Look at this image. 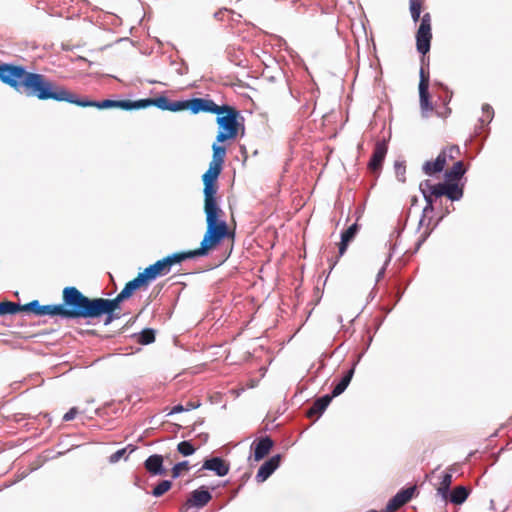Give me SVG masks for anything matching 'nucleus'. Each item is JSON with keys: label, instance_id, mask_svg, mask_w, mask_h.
I'll return each mask as SVG.
<instances>
[{"label": "nucleus", "instance_id": "nucleus-1", "mask_svg": "<svg viewBox=\"0 0 512 512\" xmlns=\"http://www.w3.org/2000/svg\"><path fill=\"white\" fill-rule=\"evenodd\" d=\"M39 100H55L65 101L75 104L80 107H94L97 109L120 108L123 110L135 109V101L131 100H110L105 99L102 101H93L86 98H78V96L66 88L55 84L49 80L45 75L42 80L41 87L37 94Z\"/></svg>", "mask_w": 512, "mask_h": 512}, {"label": "nucleus", "instance_id": "nucleus-2", "mask_svg": "<svg viewBox=\"0 0 512 512\" xmlns=\"http://www.w3.org/2000/svg\"><path fill=\"white\" fill-rule=\"evenodd\" d=\"M62 300V304H56L58 316L66 319L96 318V298L85 296L76 287H65Z\"/></svg>", "mask_w": 512, "mask_h": 512}, {"label": "nucleus", "instance_id": "nucleus-3", "mask_svg": "<svg viewBox=\"0 0 512 512\" xmlns=\"http://www.w3.org/2000/svg\"><path fill=\"white\" fill-rule=\"evenodd\" d=\"M43 77V74L28 72L20 65L0 64V80L28 97H37Z\"/></svg>", "mask_w": 512, "mask_h": 512}, {"label": "nucleus", "instance_id": "nucleus-4", "mask_svg": "<svg viewBox=\"0 0 512 512\" xmlns=\"http://www.w3.org/2000/svg\"><path fill=\"white\" fill-rule=\"evenodd\" d=\"M223 218H215L212 224L206 222L207 228L200 247L192 250L197 257L207 255L211 249L215 248L225 238H230L234 241V232L229 230L228 224Z\"/></svg>", "mask_w": 512, "mask_h": 512}, {"label": "nucleus", "instance_id": "nucleus-5", "mask_svg": "<svg viewBox=\"0 0 512 512\" xmlns=\"http://www.w3.org/2000/svg\"><path fill=\"white\" fill-rule=\"evenodd\" d=\"M195 257L197 256L192 250L176 252L156 261L154 264L149 265L142 273L150 284L158 277L169 274L174 265Z\"/></svg>", "mask_w": 512, "mask_h": 512}, {"label": "nucleus", "instance_id": "nucleus-6", "mask_svg": "<svg viewBox=\"0 0 512 512\" xmlns=\"http://www.w3.org/2000/svg\"><path fill=\"white\" fill-rule=\"evenodd\" d=\"M216 114L218 115L216 119L217 124L222 130L216 136L217 142L234 139L238 134L237 118L239 116V112L232 106L222 105L219 107Z\"/></svg>", "mask_w": 512, "mask_h": 512}, {"label": "nucleus", "instance_id": "nucleus-7", "mask_svg": "<svg viewBox=\"0 0 512 512\" xmlns=\"http://www.w3.org/2000/svg\"><path fill=\"white\" fill-rule=\"evenodd\" d=\"M460 154V148L457 145L447 146L442 149L435 160L426 161L422 166V171L428 176L440 173L451 162L454 163Z\"/></svg>", "mask_w": 512, "mask_h": 512}, {"label": "nucleus", "instance_id": "nucleus-8", "mask_svg": "<svg viewBox=\"0 0 512 512\" xmlns=\"http://www.w3.org/2000/svg\"><path fill=\"white\" fill-rule=\"evenodd\" d=\"M431 39V15L430 13H425L421 17V22L416 32V47L417 51L423 55L422 61H424L425 54L430 50Z\"/></svg>", "mask_w": 512, "mask_h": 512}, {"label": "nucleus", "instance_id": "nucleus-9", "mask_svg": "<svg viewBox=\"0 0 512 512\" xmlns=\"http://www.w3.org/2000/svg\"><path fill=\"white\" fill-rule=\"evenodd\" d=\"M125 300H128V298L123 295L122 291L113 299L96 298V318L107 315L105 325L110 324L114 319L113 312Z\"/></svg>", "mask_w": 512, "mask_h": 512}, {"label": "nucleus", "instance_id": "nucleus-10", "mask_svg": "<svg viewBox=\"0 0 512 512\" xmlns=\"http://www.w3.org/2000/svg\"><path fill=\"white\" fill-rule=\"evenodd\" d=\"M429 83L430 76L428 69L426 70L424 67L420 69V81H419V100H420V108L422 114L427 116V112L433 111V105L430 101L429 94Z\"/></svg>", "mask_w": 512, "mask_h": 512}, {"label": "nucleus", "instance_id": "nucleus-11", "mask_svg": "<svg viewBox=\"0 0 512 512\" xmlns=\"http://www.w3.org/2000/svg\"><path fill=\"white\" fill-rule=\"evenodd\" d=\"M222 167L219 164H209L208 170L203 174L202 180L204 184V194H217L218 184L217 179L222 171Z\"/></svg>", "mask_w": 512, "mask_h": 512}, {"label": "nucleus", "instance_id": "nucleus-12", "mask_svg": "<svg viewBox=\"0 0 512 512\" xmlns=\"http://www.w3.org/2000/svg\"><path fill=\"white\" fill-rule=\"evenodd\" d=\"M19 312H29L36 316H58L57 305H41L38 300L26 304L18 303Z\"/></svg>", "mask_w": 512, "mask_h": 512}, {"label": "nucleus", "instance_id": "nucleus-13", "mask_svg": "<svg viewBox=\"0 0 512 512\" xmlns=\"http://www.w3.org/2000/svg\"><path fill=\"white\" fill-rule=\"evenodd\" d=\"M204 212L206 215V222L213 223L217 217H224V211L219 207L217 201V194H204Z\"/></svg>", "mask_w": 512, "mask_h": 512}, {"label": "nucleus", "instance_id": "nucleus-14", "mask_svg": "<svg viewBox=\"0 0 512 512\" xmlns=\"http://www.w3.org/2000/svg\"><path fill=\"white\" fill-rule=\"evenodd\" d=\"M387 150H388V147L384 140L376 142L372 156L368 163V169L372 173H378L381 170L382 163L387 154Z\"/></svg>", "mask_w": 512, "mask_h": 512}, {"label": "nucleus", "instance_id": "nucleus-15", "mask_svg": "<svg viewBox=\"0 0 512 512\" xmlns=\"http://www.w3.org/2000/svg\"><path fill=\"white\" fill-rule=\"evenodd\" d=\"M219 105H217L214 101L205 98H193L189 100V110L197 114L199 112H208L216 114L219 109Z\"/></svg>", "mask_w": 512, "mask_h": 512}, {"label": "nucleus", "instance_id": "nucleus-16", "mask_svg": "<svg viewBox=\"0 0 512 512\" xmlns=\"http://www.w3.org/2000/svg\"><path fill=\"white\" fill-rule=\"evenodd\" d=\"M281 456L279 454L272 456L269 460L265 461L259 468L256 474V480L259 483L266 481L270 475L279 467Z\"/></svg>", "mask_w": 512, "mask_h": 512}, {"label": "nucleus", "instance_id": "nucleus-17", "mask_svg": "<svg viewBox=\"0 0 512 512\" xmlns=\"http://www.w3.org/2000/svg\"><path fill=\"white\" fill-rule=\"evenodd\" d=\"M149 282L145 278L142 272H140L133 280L126 283L122 289L123 295L128 299L131 298L136 291L146 290L149 286Z\"/></svg>", "mask_w": 512, "mask_h": 512}, {"label": "nucleus", "instance_id": "nucleus-18", "mask_svg": "<svg viewBox=\"0 0 512 512\" xmlns=\"http://www.w3.org/2000/svg\"><path fill=\"white\" fill-rule=\"evenodd\" d=\"M202 468L214 471L220 477L227 475L230 469L229 464L220 457L205 460Z\"/></svg>", "mask_w": 512, "mask_h": 512}, {"label": "nucleus", "instance_id": "nucleus-19", "mask_svg": "<svg viewBox=\"0 0 512 512\" xmlns=\"http://www.w3.org/2000/svg\"><path fill=\"white\" fill-rule=\"evenodd\" d=\"M274 445L273 440L266 436L260 438L258 441L254 442V460L260 461L265 458L271 451Z\"/></svg>", "mask_w": 512, "mask_h": 512}, {"label": "nucleus", "instance_id": "nucleus-20", "mask_svg": "<svg viewBox=\"0 0 512 512\" xmlns=\"http://www.w3.org/2000/svg\"><path fill=\"white\" fill-rule=\"evenodd\" d=\"M211 498L212 496L208 490L197 489L191 493L186 505L188 507L202 508L211 500Z\"/></svg>", "mask_w": 512, "mask_h": 512}, {"label": "nucleus", "instance_id": "nucleus-21", "mask_svg": "<svg viewBox=\"0 0 512 512\" xmlns=\"http://www.w3.org/2000/svg\"><path fill=\"white\" fill-rule=\"evenodd\" d=\"M415 491V486L400 490L392 499L389 500L392 510H398L400 507L410 501Z\"/></svg>", "mask_w": 512, "mask_h": 512}, {"label": "nucleus", "instance_id": "nucleus-22", "mask_svg": "<svg viewBox=\"0 0 512 512\" xmlns=\"http://www.w3.org/2000/svg\"><path fill=\"white\" fill-rule=\"evenodd\" d=\"M169 102L170 100L166 96H160L157 98H148V99H141L138 101H135V109H141L146 108L149 106H156L157 108L161 110H168L169 109Z\"/></svg>", "mask_w": 512, "mask_h": 512}, {"label": "nucleus", "instance_id": "nucleus-23", "mask_svg": "<svg viewBox=\"0 0 512 512\" xmlns=\"http://www.w3.org/2000/svg\"><path fill=\"white\" fill-rule=\"evenodd\" d=\"M146 470L153 475H165L166 470L163 468V457L158 454L149 456L145 463Z\"/></svg>", "mask_w": 512, "mask_h": 512}, {"label": "nucleus", "instance_id": "nucleus-24", "mask_svg": "<svg viewBox=\"0 0 512 512\" xmlns=\"http://www.w3.org/2000/svg\"><path fill=\"white\" fill-rule=\"evenodd\" d=\"M333 397L331 395H324L315 400L313 405L309 408L306 415L309 418L321 415L330 404Z\"/></svg>", "mask_w": 512, "mask_h": 512}, {"label": "nucleus", "instance_id": "nucleus-25", "mask_svg": "<svg viewBox=\"0 0 512 512\" xmlns=\"http://www.w3.org/2000/svg\"><path fill=\"white\" fill-rule=\"evenodd\" d=\"M466 169L464 163L461 160H457L453 163L450 169L445 171V178L449 182H458L465 174Z\"/></svg>", "mask_w": 512, "mask_h": 512}, {"label": "nucleus", "instance_id": "nucleus-26", "mask_svg": "<svg viewBox=\"0 0 512 512\" xmlns=\"http://www.w3.org/2000/svg\"><path fill=\"white\" fill-rule=\"evenodd\" d=\"M357 232L358 225L354 223L342 233L341 242L339 243V256H342L346 252L349 242L353 240Z\"/></svg>", "mask_w": 512, "mask_h": 512}, {"label": "nucleus", "instance_id": "nucleus-27", "mask_svg": "<svg viewBox=\"0 0 512 512\" xmlns=\"http://www.w3.org/2000/svg\"><path fill=\"white\" fill-rule=\"evenodd\" d=\"M353 375H354V367L349 369L345 373V375L342 377V379L335 385V387L333 388L332 393H331V396L333 398L339 396L346 390L349 383L351 382Z\"/></svg>", "mask_w": 512, "mask_h": 512}, {"label": "nucleus", "instance_id": "nucleus-28", "mask_svg": "<svg viewBox=\"0 0 512 512\" xmlns=\"http://www.w3.org/2000/svg\"><path fill=\"white\" fill-rule=\"evenodd\" d=\"M470 491L464 486H457L454 490L448 495L449 500L456 505H460L466 501L469 496Z\"/></svg>", "mask_w": 512, "mask_h": 512}, {"label": "nucleus", "instance_id": "nucleus-29", "mask_svg": "<svg viewBox=\"0 0 512 512\" xmlns=\"http://www.w3.org/2000/svg\"><path fill=\"white\" fill-rule=\"evenodd\" d=\"M451 484H452V474L448 473V472L444 473L442 476L441 482L439 484V487L437 488L438 494L442 496L444 501H446L448 499Z\"/></svg>", "mask_w": 512, "mask_h": 512}, {"label": "nucleus", "instance_id": "nucleus-30", "mask_svg": "<svg viewBox=\"0 0 512 512\" xmlns=\"http://www.w3.org/2000/svg\"><path fill=\"white\" fill-rule=\"evenodd\" d=\"M446 191V196L452 201L459 200L463 196V188L457 182L447 181Z\"/></svg>", "mask_w": 512, "mask_h": 512}, {"label": "nucleus", "instance_id": "nucleus-31", "mask_svg": "<svg viewBox=\"0 0 512 512\" xmlns=\"http://www.w3.org/2000/svg\"><path fill=\"white\" fill-rule=\"evenodd\" d=\"M212 150H213V158L210 163H213V164L217 163V164L223 166L225 156H226V148L223 146L217 145V144H213Z\"/></svg>", "mask_w": 512, "mask_h": 512}, {"label": "nucleus", "instance_id": "nucleus-32", "mask_svg": "<svg viewBox=\"0 0 512 512\" xmlns=\"http://www.w3.org/2000/svg\"><path fill=\"white\" fill-rule=\"evenodd\" d=\"M19 313L18 303L11 301L0 302V315H14Z\"/></svg>", "mask_w": 512, "mask_h": 512}, {"label": "nucleus", "instance_id": "nucleus-33", "mask_svg": "<svg viewBox=\"0 0 512 512\" xmlns=\"http://www.w3.org/2000/svg\"><path fill=\"white\" fill-rule=\"evenodd\" d=\"M424 185L429 188L431 194H433L436 198L441 196H446L447 190V182L446 183H438V184H430L429 181H426Z\"/></svg>", "mask_w": 512, "mask_h": 512}, {"label": "nucleus", "instance_id": "nucleus-34", "mask_svg": "<svg viewBox=\"0 0 512 512\" xmlns=\"http://www.w3.org/2000/svg\"><path fill=\"white\" fill-rule=\"evenodd\" d=\"M155 341V332L153 329H144L138 336V343L141 345H148Z\"/></svg>", "mask_w": 512, "mask_h": 512}, {"label": "nucleus", "instance_id": "nucleus-35", "mask_svg": "<svg viewBox=\"0 0 512 512\" xmlns=\"http://www.w3.org/2000/svg\"><path fill=\"white\" fill-rule=\"evenodd\" d=\"M177 450L183 456H190L195 452V447L190 441H182L178 443Z\"/></svg>", "mask_w": 512, "mask_h": 512}, {"label": "nucleus", "instance_id": "nucleus-36", "mask_svg": "<svg viewBox=\"0 0 512 512\" xmlns=\"http://www.w3.org/2000/svg\"><path fill=\"white\" fill-rule=\"evenodd\" d=\"M171 486H172V483L170 481L163 480L153 489L152 494L155 497H160L164 493H166L171 488Z\"/></svg>", "mask_w": 512, "mask_h": 512}, {"label": "nucleus", "instance_id": "nucleus-37", "mask_svg": "<svg viewBox=\"0 0 512 512\" xmlns=\"http://www.w3.org/2000/svg\"><path fill=\"white\" fill-rule=\"evenodd\" d=\"M189 110V100L186 101H170L168 111H182Z\"/></svg>", "mask_w": 512, "mask_h": 512}, {"label": "nucleus", "instance_id": "nucleus-38", "mask_svg": "<svg viewBox=\"0 0 512 512\" xmlns=\"http://www.w3.org/2000/svg\"><path fill=\"white\" fill-rule=\"evenodd\" d=\"M423 183L420 185V188L423 192V195H424V198L426 200V207L424 208V212H427V211H432L433 210V199L432 197L434 196L433 194H431V191L429 190V188H423Z\"/></svg>", "mask_w": 512, "mask_h": 512}, {"label": "nucleus", "instance_id": "nucleus-39", "mask_svg": "<svg viewBox=\"0 0 512 512\" xmlns=\"http://www.w3.org/2000/svg\"><path fill=\"white\" fill-rule=\"evenodd\" d=\"M188 470H189V465H188L187 461H183V462L177 463L172 468V477L173 478H177V477H179L181 475V473L183 471H188Z\"/></svg>", "mask_w": 512, "mask_h": 512}, {"label": "nucleus", "instance_id": "nucleus-40", "mask_svg": "<svg viewBox=\"0 0 512 512\" xmlns=\"http://www.w3.org/2000/svg\"><path fill=\"white\" fill-rule=\"evenodd\" d=\"M425 0H409L410 12H421L424 6Z\"/></svg>", "mask_w": 512, "mask_h": 512}, {"label": "nucleus", "instance_id": "nucleus-41", "mask_svg": "<svg viewBox=\"0 0 512 512\" xmlns=\"http://www.w3.org/2000/svg\"><path fill=\"white\" fill-rule=\"evenodd\" d=\"M435 113L438 117L445 119L451 114V108L448 107L446 102H444L441 107L435 110Z\"/></svg>", "mask_w": 512, "mask_h": 512}, {"label": "nucleus", "instance_id": "nucleus-42", "mask_svg": "<svg viewBox=\"0 0 512 512\" xmlns=\"http://www.w3.org/2000/svg\"><path fill=\"white\" fill-rule=\"evenodd\" d=\"M126 454V448L120 449L110 456V462H118Z\"/></svg>", "mask_w": 512, "mask_h": 512}, {"label": "nucleus", "instance_id": "nucleus-43", "mask_svg": "<svg viewBox=\"0 0 512 512\" xmlns=\"http://www.w3.org/2000/svg\"><path fill=\"white\" fill-rule=\"evenodd\" d=\"M77 414H78V409L76 407H72L67 413L64 414L63 420L71 421L76 417Z\"/></svg>", "mask_w": 512, "mask_h": 512}, {"label": "nucleus", "instance_id": "nucleus-44", "mask_svg": "<svg viewBox=\"0 0 512 512\" xmlns=\"http://www.w3.org/2000/svg\"><path fill=\"white\" fill-rule=\"evenodd\" d=\"M199 406H200L199 402L188 401L186 403V405L184 406V409H185V411H190V410L198 408Z\"/></svg>", "mask_w": 512, "mask_h": 512}, {"label": "nucleus", "instance_id": "nucleus-45", "mask_svg": "<svg viewBox=\"0 0 512 512\" xmlns=\"http://www.w3.org/2000/svg\"><path fill=\"white\" fill-rule=\"evenodd\" d=\"M183 411H185L184 406H183V405H181V404H178V405L174 406V407L171 409V411L169 412V414L181 413V412H183Z\"/></svg>", "mask_w": 512, "mask_h": 512}, {"label": "nucleus", "instance_id": "nucleus-46", "mask_svg": "<svg viewBox=\"0 0 512 512\" xmlns=\"http://www.w3.org/2000/svg\"><path fill=\"white\" fill-rule=\"evenodd\" d=\"M410 13H411V17L414 22H418L419 20L421 21V19H420L421 12H410Z\"/></svg>", "mask_w": 512, "mask_h": 512}, {"label": "nucleus", "instance_id": "nucleus-47", "mask_svg": "<svg viewBox=\"0 0 512 512\" xmlns=\"http://www.w3.org/2000/svg\"><path fill=\"white\" fill-rule=\"evenodd\" d=\"M396 510H392L391 508V503L388 502L386 508L384 510H382L381 512H395Z\"/></svg>", "mask_w": 512, "mask_h": 512}]
</instances>
